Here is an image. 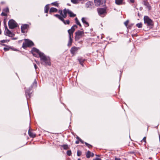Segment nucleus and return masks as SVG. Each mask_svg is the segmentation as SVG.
Returning <instances> with one entry per match:
<instances>
[{
  "instance_id": "35",
  "label": "nucleus",
  "mask_w": 160,
  "mask_h": 160,
  "mask_svg": "<svg viewBox=\"0 0 160 160\" xmlns=\"http://www.w3.org/2000/svg\"><path fill=\"white\" fill-rule=\"evenodd\" d=\"M71 1L74 3H76L78 2V0H71Z\"/></svg>"
},
{
  "instance_id": "45",
  "label": "nucleus",
  "mask_w": 160,
  "mask_h": 160,
  "mask_svg": "<svg viewBox=\"0 0 160 160\" xmlns=\"http://www.w3.org/2000/svg\"><path fill=\"white\" fill-rule=\"evenodd\" d=\"M130 2L132 3H134L135 0H130Z\"/></svg>"
},
{
  "instance_id": "6",
  "label": "nucleus",
  "mask_w": 160,
  "mask_h": 160,
  "mask_svg": "<svg viewBox=\"0 0 160 160\" xmlns=\"http://www.w3.org/2000/svg\"><path fill=\"white\" fill-rule=\"evenodd\" d=\"M8 26L10 28L13 29L17 27V24L14 20L11 19L8 22Z\"/></svg>"
},
{
  "instance_id": "22",
  "label": "nucleus",
  "mask_w": 160,
  "mask_h": 160,
  "mask_svg": "<svg viewBox=\"0 0 160 160\" xmlns=\"http://www.w3.org/2000/svg\"><path fill=\"white\" fill-rule=\"evenodd\" d=\"M94 2L96 6H98L100 5V0H95Z\"/></svg>"
},
{
  "instance_id": "4",
  "label": "nucleus",
  "mask_w": 160,
  "mask_h": 160,
  "mask_svg": "<svg viewBox=\"0 0 160 160\" xmlns=\"http://www.w3.org/2000/svg\"><path fill=\"white\" fill-rule=\"evenodd\" d=\"M84 34V32L82 31L78 30L75 32V39L76 41L79 40L82 38Z\"/></svg>"
},
{
  "instance_id": "57",
  "label": "nucleus",
  "mask_w": 160,
  "mask_h": 160,
  "mask_svg": "<svg viewBox=\"0 0 160 160\" xmlns=\"http://www.w3.org/2000/svg\"><path fill=\"white\" fill-rule=\"evenodd\" d=\"M1 4H3V3H4V2H1Z\"/></svg>"
},
{
  "instance_id": "17",
  "label": "nucleus",
  "mask_w": 160,
  "mask_h": 160,
  "mask_svg": "<svg viewBox=\"0 0 160 160\" xmlns=\"http://www.w3.org/2000/svg\"><path fill=\"white\" fill-rule=\"evenodd\" d=\"M58 11V9L54 8H51L49 11V13L51 14L52 12H56Z\"/></svg>"
},
{
  "instance_id": "58",
  "label": "nucleus",
  "mask_w": 160,
  "mask_h": 160,
  "mask_svg": "<svg viewBox=\"0 0 160 160\" xmlns=\"http://www.w3.org/2000/svg\"><path fill=\"white\" fill-rule=\"evenodd\" d=\"M5 23V19H4V23Z\"/></svg>"
},
{
  "instance_id": "42",
  "label": "nucleus",
  "mask_w": 160,
  "mask_h": 160,
  "mask_svg": "<svg viewBox=\"0 0 160 160\" xmlns=\"http://www.w3.org/2000/svg\"><path fill=\"white\" fill-rule=\"evenodd\" d=\"M79 141L82 143H84V141L82 140L81 139H79Z\"/></svg>"
},
{
  "instance_id": "13",
  "label": "nucleus",
  "mask_w": 160,
  "mask_h": 160,
  "mask_svg": "<svg viewBox=\"0 0 160 160\" xmlns=\"http://www.w3.org/2000/svg\"><path fill=\"white\" fill-rule=\"evenodd\" d=\"M82 22L85 24V27H87L89 26V24L86 21L85 18H82Z\"/></svg>"
},
{
  "instance_id": "50",
  "label": "nucleus",
  "mask_w": 160,
  "mask_h": 160,
  "mask_svg": "<svg viewBox=\"0 0 160 160\" xmlns=\"http://www.w3.org/2000/svg\"><path fill=\"white\" fill-rule=\"evenodd\" d=\"M32 53L33 54V56H36V54H35L34 52H32Z\"/></svg>"
},
{
  "instance_id": "49",
  "label": "nucleus",
  "mask_w": 160,
  "mask_h": 160,
  "mask_svg": "<svg viewBox=\"0 0 160 160\" xmlns=\"http://www.w3.org/2000/svg\"><path fill=\"white\" fill-rule=\"evenodd\" d=\"M80 27H82V25L81 24V23H79L78 24H77Z\"/></svg>"
},
{
  "instance_id": "47",
  "label": "nucleus",
  "mask_w": 160,
  "mask_h": 160,
  "mask_svg": "<svg viewBox=\"0 0 160 160\" xmlns=\"http://www.w3.org/2000/svg\"><path fill=\"white\" fill-rule=\"evenodd\" d=\"M115 160H120V158H115Z\"/></svg>"
},
{
  "instance_id": "37",
  "label": "nucleus",
  "mask_w": 160,
  "mask_h": 160,
  "mask_svg": "<svg viewBox=\"0 0 160 160\" xmlns=\"http://www.w3.org/2000/svg\"><path fill=\"white\" fill-rule=\"evenodd\" d=\"M6 33L7 34H8V35H11L12 34V32L9 31L8 29L7 31L6 32Z\"/></svg>"
},
{
  "instance_id": "40",
  "label": "nucleus",
  "mask_w": 160,
  "mask_h": 160,
  "mask_svg": "<svg viewBox=\"0 0 160 160\" xmlns=\"http://www.w3.org/2000/svg\"><path fill=\"white\" fill-rule=\"evenodd\" d=\"M1 15L3 16H7V14L4 12H2L1 13Z\"/></svg>"
},
{
  "instance_id": "59",
  "label": "nucleus",
  "mask_w": 160,
  "mask_h": 160,
  "mask_svg": "<svg viewBox=\"0 0 160 160\" xmlns=\"http://www.w3.org/2000/svg\"><path fill=\"white\" fill-rule=\"evenodd\" d=\"M78 160H80V159L79 158H78Z\"/></svg>"
},
{
  "instance_id": "43",
  "label": "nucleus",
  "mask_w": 160,
  "mask_h": 160,
  "mask_svg": "<svg viewBox=\"0 0 160 160\" xmlns=\"http://www.w3.org/2000/svg\"><path fill=\"white\" fill-rule=\"evenodd\" d=\"M85 145L87 146H90V145L88 144V143H87V142H85Z\"/></svg>"
},
{
  "instance_id": "52",
  "label": "nucleus",
  "mask_w": 160,
  "mask_h": 160,
  "mask_svg": "<svg viewBox=\"0 0 160 160\" xmlns=\"http://www.w3.org/2000/svg\"><path fill=\"white\" fill-rule=\"evenodd\" d=\"M77 138L79 141V139H81L78 137L77 136Z\"/></svg>"
},
{
  "instance_id": "16",
  "label": "nucleus",
  "mask_w": 160,
  "mask_h": 160,
  "mask_svg": "<svg viewBox=\"0 0 160 160\" xmlns=\"http://www.w3.org/2000/svg\"><path fill=\"white\" fill-rule=\"evenodd\" d=\"M54 16L58 18L59 19L62 21H64V19L60 15L58 14H55Z\"/></svg>"
},
{
  "instance_id": "36",
  "label": "nucleus",
  "mask_w": 160,
  "mask_h": 160,
  "mask_svg": "<svg viewBox=\"0 0 160 160\" xmlns=\"http://www.w3.org/2000/svg\"><path fill=\"white\" fill-rule=\"evenodd\" d=\"M81 154V152L79 150H78L77 151V155L78 156H79Z\"/></svg>"
},
{
  "instance_id": "60",
  "label": "nucleus",
  "mask_w": 160,
  "mask_h": 160,
  "mask_svg": "<svg viewBox=\"0 0 160 160\" xmlns=\"http://www.w3.org/2000/svg\"><path fill=\"white\" fill-rule=\"evenodd\" d=\"M97 156H99V155H96Z\"/></svg>"
},
{
  "instance_id": "61",
  "label": "nucleus",
  "mask_w": 160,
  "mask_h": 160,
  "mask_svg": "<svg viewBox=\"0 0 160 160\" xmlns=\"http://www.w3.org/2000/svg\"><path fill=\"white\" fill-rule=\"evenodd\" d=\"M132 25H133L132 24V25H131V26H132Z\"/></svg>"
},
{
  "instance_id": "30",
  "label": "nucleus",
  "mask_w": 160,
  "mask_h": 160,
  "mask_svg": "<svg viewBox=\"0 0 160 160\" xmlns=\"http://www.w3.org/2000/svg\"><path fill=\"white\" fill-rule=\"evenodd\" d=\"M129 21L128 20H127L125 22H124V25L125 26L128 28V25L129 23Z\"/></svg>"
},
{
  "instance_id": "54",
  "label": "nucleus",
  "mask_w": 160,
  "mask_h": 160,
  "mask_svg": "<svg viewBox=\"0 0 160 160\" xmlns=\"http://www.w3.org/2000/svg\"><path fill=\"white\" fill-rule=\"evenodd\" d=\"M89 148H90V147H92V146L90 145V146H87Z\"/></svg>"
},
{
  "instance_id": "56",
  "label": "nucleus",
  "mask_w": 160,
  "mask_h": 160,
  "mask_svg": "<svg viewBox=\"0 0 160 160\" xmlns=\"http://www.w3.org/2000/svg\"><path fill=\"white\" fill-rule=\"evenodd\" d=\"M1 33H2V31H1V29H0V34H1Z\"/></svg>"
},
{
  "instance_id": "41",
  "label": "nucleus",
  "mask_w": 160,
  "mask_h": 160,
  "mask_svg": "<svg viewBox=\"0 0 160 160\" xmlns=\"http://www.w3.org/2000/svg\"><path fill=\"white\" fill-rule=\"evenodd\" d=\"M146 137H144L143 139H142V140L143 141L145 142H146Z\"/></svg>"
},
{
  "instance_id": "7",
  "label": "nucleus",
  "mask_w": 160,
  "mask_h": 160,
  "mask_svg": "<svg viewBox=\"0 0 160 160\" xmlns=\"http://www.w3.org/2000/svg\"><path fill=\"white\" fill-rule=\"evenodd\" d=\"M70 10L69 9H66V8L64 9L63 11L62 14V18H66L67 16V14H69Z\"/></svg>"
},
{
  "instance_id": "11",
  "label": "nucleus",
  "mask_w": 160,
  "mask_h": 160,
  "mask_svg": "<svg viewBox=\"0 0 160 160\" xmlns=\"http://www.w3.org/2000/svg\"><path fill=\"white\" fill-rule=\"evenodd\" d=\"M78 48L76 47H72L71 50L70 52L73 55L75 54V52L77 51Z\"/></svg>"
},
{
  "instance_id": "25",
  "label": "nucleus",
  "mask_w": 160,
  "mask_h": 160,
  "mask_svg": "<svg viewBox=\"0 0 160 160\" xmlns=\"http://www.w3.org/2000/svg\"><path fill=\"white\" fill-rule=\"evenodd\" d=\"M72 41V39H69V40L68 44V46L70 47L71 46Z\"/></svg>"
},
{
  "instance_id": "10",
  "label": "nucleus",
  "mask_w": 160,
  "mask_h": 160,
  "mask_svg": "<svg viewBox=\"0 0 160 160\" xmlns=\"http://www.w3.org/2000/svg\"><path fill=\"white\" fill-rule=\"evenodd\" d=\"M28 27V25L25 24L22 26L21 27V31L22 33L25 32V30L27 29Z\"/></svg>"
},
{
  "instance_id": "32",
  "label": "nucleus",
  "mask_w": 160,
  "mask_h": 160,
  "mask_svg": "<svg viewBox=\"0 0 160 160\" xmlns=\"http://www.w3.org/2000/svg\"><path fill=\"white\" fill-rule=\"evenodd\" d=\"M11 48L9 47H7L6 48H4V50L5 51H6L9 50Z\"/></svg>"
},
{
  "instance_id": "29",
  "label": "nucleus",
  "mask_w": 160,
  "mask_h": 160,
  "mask_svg": "<svg viewBox=\"0 0 160 160\" xmlns=\"http://www.w3.org/2000/svg\"><path fill=\"white\" fill-rule=\"evenodd\" d=\"M136 26L138 28H141L142 27V24L141 23H138L136 24Z\"/></svg>"
},
{
  "instance_id": "8",
  "label": "nucleus",
  "mask_w": 160,
  "mask_h": 160,
  "mask_svg": "<svg viewBox=\"0 0 160 160\" xmlns=\"http://www.w3.org/2000/svg\"><path fill=\"white\" fill-rule=\"evenodd\" d=\"M31 90L30 89L27 90L25 91L27 99H28L30 98L31 94Z\"/></svg>"
},
{
  "instance_id": "28",
  "label": "nucleus",
  "mask_w": 160,
  "mask_h": 160,
  "mask_svg": "<svg viewBox=\"0 0 160 160\" xmlns=\"http://www.w3.org/2000/svg\"><path fill=\"white\" fill-rule=\"evenodd\" d=\"M65 24H69L70 23V21L69 20H67L65 21L64 20V21H62Z\"/></svg>"
},
{
  "instance_id": "44",
  "label": "nucleus",
  "mask_w": 160,
  "mask_h": 160,
  "mask_svg": "<svg viewBox=\"0 0 160 160\" xmlns=\"http://www.w3.org/2000/svg\"><path fill=\"white\" fill-rule=\"evenodd\" d=\"M93 160H101V159L99 158H96L95 159H93Z\"/></svg>"
},
{
  "instance_id": "21",
  "label": "nucleus",
  "mask_w": 160,
  "mask_h": 160,
  "mask_svg": "<svg viewBox=\"0 0 160 160\" xmlns=\"http://www.w3.org/2000/svg\"><path fill=\"white\" fill-rule=\"evenodd\" d=\"M78 60L81 65L83 66V62L85 61V59L82 58H80L78 59Z\"/></svg>"
},
{
  "instance_id": "33",
  "label": "nucleus",
  "mask_w": 160,
  "mask_h": 160,
  "mask_svg": "<svg viewBox=\"0 0 160 160\" xmlns=\"http://www.w3.org/2000/svg\"><path fill=\"white\" fill-rule=\"evenodd\" d=\"M75 22L77 24H78L79 23H80L77 18H75Z\"/></svg>"
},
{
  "instance_id": "23",
  "label": "nucleus",
  "mask_w": 160,
  "mask_h": 160,
  "mask_svg": "<svg viewBox=\"0 0 160 160\" xmlns=\"http://www.w3.org/2000/svg\"><path fill=\"white\" fill-rule=\"evenodd\" d=\"M70 17H73L76 16V15L75 14L73 13L70 10L69 14Z\"/></svg>"
},
{
  "instance_id": "31",
  "label": "nucleus",
  "mask_w": 160,
  "mask_h": 160,
  "mask_svg": "<svg viewBox=\"0 0 160 160\" xmlns=\"http://www.w3.org/2000/svg\"><path fill=\"white\" fill-rule=\"evenodd\" d=\"M3 11L6 12H9V9L8 8H6L3 9Z\"/></svg>"
},
{
  "instance_id": "55",
  "label": "nucleus",
  "mask_w": 160,
  "mask_h": 160,
  "mask_svg": "<svg viewBox=\"0 0 160 160\" xmlns=\"http://www.w3.org/2000/svg\"><path fill=\"white\" fill-rule=\"evenodd\" d=\"M152 159V157H149L148 158V159Z\"/></svg>"
},
{
  "instance_id": "14",
  "label": "nucleus",
  "mask_w": 160,
  "mask_h": 160,
  "mask_svg": "<svg viewBox=\"0 0 160 160\" xmlns=\"http://www.w3.org/2000/svg\"><path fill=\"white\" fill-rule=\"evenodd\" d=\"M123 0H115V3L118 5H122L123 4Z\"/></svg>"
},
{
  "instance_id": "46",
  "label": "nucleus",
  "mask_w": 160,
  "mask_h": 160,
  "mask_svg": "<svg viewBox=\"0 0 160 160\" xmlns=\"http://www.w3.org/2000/svg\"><path fill=\"white\" fill-rule=\"evenodd\" d=\"M79 143V142L78 141H76L75 142V143L77 144H78Z\"/></svg>"
},
{
  "instance_id": "5",
  "label": "nucleus",
  "mask_w": 160,
  "mask_h": 160,
  "mask_svg": "<svg viewBox=\"0 0 160 160\" xmlns=\"http://www.w3.org/2000/svg\"><path fill=\"white\" fill-rule=\"evenodd\" d=\"M144 22L146 23L148 26H152L153 25V23L152 20L151 19L148 17L145 16L144 18Z\"/></svg>"
},
{
  "instance_id": "34",
  "label": "nucleus",
  "mask_w": 160,
  "mask_h": 160,
  "mask_svg": "<svg viewBox=\"0 0 160 160\" xmlns=\"http://www.w3.org/2000/svg\"><path fill=\"white\" fill-rule=\"evenodd\" d=\"M67 154L68 156H70L71 154V150H68L67 151Z\"/></svg>"
},
{
  "instance_id": "26",
  "label": "nucleus",
  "mask_w": 160,
  "mask_h": 160,
  "mask_svg": "<svg viewBox=\"0 0 160 160\" xmlns=\"http://www.w3.org/2000/svg\"><path fill=\"white\" fill-rule=\"evenodd\" d=\"M51 4L52 5L55 6L57 7L58 6L59 4L57 2H52Z\"/></svg>"
},
{
  "instance_id": "18",
  "label": "nucleus",
  "mask_w": 160,
  "mask_h": 160,
  "mask_svg": "<svg viewBox=\"0 0 160 160\" xmlns=\"http://www.w3.org/2000/svg\"><path fill=\"white\" fill-rule=\"evenodd\" d=\"M28 134L29 136L33 138H34L36 136L35 134L33 133L32 132L30 131V130L28 131Z\"/></svg>"
},
{
  "instance_id": "39",
  "label": "nucleus",
  "mask_w": 160,
  "mask_h": 160,
  "mask_svg": "<svg viewBox=\"0 0 160 160\" xmlns=\"http://www.w3.org/2000/svg\"><path fill=\"white\" fill-rule=\"evenodd\" d=\"M8 41V40H1L0 42L2 43H4L7 42V41Z\"/></svg>"
},
{
  "instance_id": "2",
  "label": "nucleus",
  "mask_w": 160,
  "mask_h": 160,
  "mask_svg": "<svg viewBox=\"0 0 160 160\" xmlns=\"http://www.w3.org/2000/svg\"><path fill=\"white\" fill-rule=\"evenodd\" d=\"M33 45L34 43L28 39H25V42L23 43L22 47L25 48L27 47H31Z\"/></svg>"
},
{
  "instance_id": "3",
  "label": "nucleus",
  "mask_w": 160,
  "mask_h": 160,
  "mask_svg": "<svg viewBox=\"0 0 160 160\" xmlns=\"http://www.w3.org/2000/svg\"><path fill=\"white\" fill-rule=\"evenodd\" d=\"M78 28V26L76 25L73 26L71 28L68 30V32L69 34V39H72V38H73V33L75 31L76 29Z\"/></svg>"
},
{
  "instance_id": "15",
  "label": "nucleus",
  "mask_w": 160,
  "mask_h": 160,
  "mask_svg": "<svg viewBox=\"0 0 160 160\" xmlns=\"http://www.w3.org/2000/svg\"><path fill=\"white\" fill-rule=\"evenodd\" d=\"M92 2L88 1L86 3V7L87 8H91V6H92Z\"/></svg>"
},
{
  "instance_id": "53",
  "label": "nucleus",
  "mask_w": 160,
  "mask_h": 160,
  "mask_svg": "<svg viewBox=\"0 0 160 160\" xmlns=\"http://www.w3.org/2000/svg\"><path fill=\"white\" fill-rule=\"evenodd\" d=\"M94 155V154L93 153H92L91 156L92 157H93Z\"/></svg>"
},
{
  "instance_id": "1",
  "label": "nucleus",
  "mask_w": 160,
  "mask_h": 160,
  "mask_svg": "<svg viewBox=\"0 0 160 160\" xmlns=\"http://www.w3.org/2000/svg\"><path fill=\"white\" fill-rule=\"evenodd\" d=\"M41 60V63L43 65H51L50 59L49 57H46L43 53H40L39 55Z\"/></svg>"
},
{
  "instance_id": "51",
  "label": "nucleus",
  "mask_w": 160,
  "mask_h": 160,
  "mask_svg": "<svg viewBox=\"0 0 160 160\" xmlns=\"http://www.w3.org/2000/svg\"><path fill=\"white\" fill-rule=\"evenodd\" d=\"M34 67H35V69H36L37 68V65L36 64H35L34 65Z\"/></svg>"
},
{
  "instance_id": "27",
  "label": "nucleus",
  "mask_w": 160,
  "mask_h": 160,
  "mask_svg": "<svg viewBox=\"0 0 160 160\" xmlns=\"http://www.w3.org/2000/svg\"><path fill=\"white\" fill-rule=\"evenodd\" d=\"M62 147H63V149H68L69 148L68 147V146L67 145H63L62 146Z\"/></svg>"
},
{
  "instance_id": "19",
  "label": "nucleus",
  "mask_w": 160,
  "mask_h": 160,
  "mask_svg": "<svg viewBox=\"0 0 160 160\" xmlns=\"http://www.w3.org/2000/svg\"><path fill=\"white\" fill-rule=\"evenodd\" d=\"M32 52H36L38 53L39 54H39H40V53H41L42 52H40L39 50L35 48H33Z\"/></svg>"
},
{
  "instance_id": "12",
  "label": "nucleus",
  "mask_w": 160,
  "mask_h": 160,
  "mask_svg": "<svg viewBox=\"0 0 160 160\" xmlns=\"http://www.w3.org/2000/svg\"><path fill=\"white\" fill-rule=\"evenodd\" d=\"M143 4L145 5L146 8H148L149 10H150L151 7L150 6L149 3L147 2V1H144L143 2Z\"/></svg>"
},
{
  "instance_id": "48",
  "label": "nucleus",
  "mask_w": 160,
  "mask_h": 160,
  "mask_svg": "<svg viewBox=\"0 0 160 160\" xmlns=\"http://www.w3.org/2000/svg\"><path fill=\"white\" fill-rule=\"evenodd\" d=\"M37 84V82L35 80V81H34V82H33V84Z\"/></svg>"
},
{
  "instance_id": "20",
  "label": "nucleus",
  "mask_w": 160,
  "mask_h": 160,
  "mask_svg": "<svg viewBox=\"0 0 160 160\" xmlns=\"http://www.w3.org/2000/svg\"><path fill=\"white\" fill-rule=\"evenodd\" d=\"M49 9V5L47 4L45 6L44 8V12L46 13H48Z\"/></svg>"
},
{
  "instance_id": "9",
  "label": "nucleus",
  "mask_w": 160,
  "mask_h": 160,
  "mask_svg": "<svg viewBox=\"0 0 160 160\" xmlns=\"http://www.w3.org/2000/svg\"><path fill=\"white\" fill-rule=\"evenodd\" d=\"M98 11L99 15H102L105 12L106 10L103 8H99L98 9Z\"/></svg>"
},
{
  "instance_id": "24",
  "label": "nucleus",
  "mask_w": 160,
  "mask_h": 160,
  "mask_svg": "<svg viewBox=\"0 0 160 160\" xmlns=\"http://www.w3.org/2000/svg\"><path fill=\"white\" fill-rule=\"evenodd\" d=\"M91 152L90 151H88L87 153H86V157H87L88 158H89L90 156H91Z\"/></svg>"
},
{
  "instance_id": "38",
  "label": "nucleus",
  "mask_w": 160,
  "mask_h": 160,
  "mask_svg": "<svg viewBox=\"0 0 160 160\" xmlns=\"http://www.w3.org/2000/svg\"><path fill=\"white\" fill-rule=\"evenodd\" d=\"M62 10H59L58 11V12L60 14V15L62 16Z\"/></svg>"
}]
</instances>
